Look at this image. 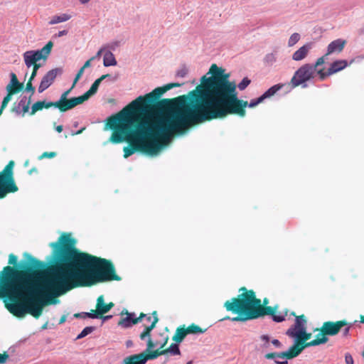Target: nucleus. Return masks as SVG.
<instances>
[{
  "label": "nucleus",
  "mask_w": 364,
  "mask_h": 364,
  "mask_svg": "<svg viewBox=\"0 0 364 364\" xmlns=\"http://www.w3.org/2000/svg\"><path fill=\"white\" fill-rule=\"evenodd\" d=\"M153 315L154 318L151 323L149 326L144 325V329L140 334V338L141 340H145L147 338L146 352L151 351L156 346V343L153 342L151 339V332L155 328L159 319L156 315V312H154Z\"/></svg>",
  "instance_id": "obj_12"
},
{
  "label": "nucleus",
  "mask_w": 364,
  "mask_h": 364,
  "mask_svg": "<svg viewBox=\"0 0 364 364\" xmlns=\"http://www.w3.org/2000/svg\"><path fill=\"white\" fill-rule=\"evenodd\" d=\"M95 60V57H92L91 58H90L89 60H87L83 65L82 68H84V69L87 68H89L91 66V62L92 60Z\"/></svg>",
  "instance_id": "obj_58"
},
{
  "label": "nucleus",
  "mask_w": 364,
  "mask_h": 364,
  "mask_svg": "<svg viewBox=\"0 0 364 364\" xmlns=\"http://www.w3.org/2000/svg\"><path fill=\"white\" fill-rule=\"evenodd\" d=\"M32 66H33V69L32 73H34L36 75L38 69L41 68V64L36 63V64L33 65Z\"/></svg>",
  "instance_id": "obj_59"
},
{
  "label": "nucleus",
  "mask_w": 364,
  "mask_h": 364,
  "mask_svg": "<svg viewBox=\"0 0 364 364\" xmlns=\"http://www.w3.org/2000/svg\"><path fill=\"white\" fill-rule=\"evenodd\" d=\"M277 60V52L274 51L272 53H269L265 55L264 58V63L267 65H272L274 63H276Z\"/></svg>",
  "instance_id": "obj_29"
},
{
  "label": "nucleus",
  "mask_w": 364,
  "mask_h": 364,
  "mask_svg": "<svg viewBox=\"0 0 364 364\" xmlns=\"http://www.w3.org/2000/svg\"><path fill=\"white\" fill-rule=\"evenodd\" d=\"M14 166V162L11 161L0 172V198L8 193H14L18 190L13 178Z\"/></svg>",
  "instance_id": "obj_7"
},
{
  "label": "nucleus",
  "mask_w": 364,
  "mask_h": 364,
  "mask_svg": "<svg viewBox=\"0 0 364 364\" xmlns=\"http://www.w3.org/2000/svg\"><path fill=\"white\" fill-rule=\"evenodd\" d=\"M323 341H325L324 339L320 341H310L301 346L300 348H298L297 342L294 341L293 345L287 350L282 352L268 353L264 355V358L266 359H292L298 356L305 348L318 346L320 343H323Z\"/></svg>",
  "instance_id": "obj_8"
},
{
  "label": "nucleus",
  "mask_w": 364,
  "mask_h": 364,
  "mask_svg": "<svg viewBox=\"0 0 364 364\" xmlns=\"http://www.w3.org/2000/svg\"><path fill=\"white\" fill-rule=\"evenodd\" d=\"M347 323L343 321L337 322L327 321L324 322L322 326V331L327 336H335L338 334L342 327L346 326Z\"/></svg>",
  "instance_id": "obj_14"
},
{
  "label": "nucleus",
  "mask_w": 364,
  "mask_h": 364,
  "mask_svg": "<svg viewBox=\"0 0 364 364\" xmlns=\"http://www.w3.org/2000/svg\"><path fill=\"white\" fill-rule=\"evenodd\" d=\"M6 89L8 93H11V95H13L18 92V90L14 86L11 85L9 83L6 85Z\"/></svg>",
  "instance_id": "obj_52"
},
{
  "label": "nucleus",
  "mask_w": 364,
  "mask_h": 364,
  "mask_svg": "<svg viewBox=\"0 0 364 364\" xmlns=\"http://www.w3.org/2000/svg\"><path fill=\"white\" fill-rule=\"evenodd\" d=\"M9 84L14 87H16L17 90L23 87V85L20 83L17 79V77L14 73H10V82Z\"/></svg>",
  "instance_id": "obj_37"
},
{
  "label": "nucleus",
  "mask_w": 364,
  "mask_h": 364,
  "mask_svg": "<svg viewBox=\"0 0 364 364\" xmlns=\"http://www.w3.org/2000/svg\"><path fill=\"white\" fill-rule=\"evenodd\" d=\"M260 340L264 342L262 347L264 348H268L269 346V336L268 335H262L260 336Z\"/></svg>",
  "instance_id": "obj_43"
},
{
  "label": "nucleus",
  "mask_w": 364,
  "mask_h": 364,
  "mask_svg": "<svg viewBox=\"0 0 364 364\" xmlns=\"http://www.w3.org/2000/svg\"><path fill=\"white\" fill-rule=\"evenodd\" d=\"M67 320V315L64 314L60 318V321H59V324H63Z\"/></svg>",
  "instance_id": "obj_64"
},
{
  "label": "nucleus",
  "mask_w": 364,
  "mask_h": 364,
  "mask_svg": "<svg viewBox=\"0 0 364 364\" xmlns=\"http://www.w3.org/2000/svg\"><path fill=\"white\" fill-rule=\"evenodd\" d=\"M141 97L143 98V100L139 102V105L141 106L147 107V110L149 111L151 110L155 105H156L159 103V102H156L157 101V99L154 95V93H152V92L146 95L145 97ZM163 100H162V101Z\"/></svg>",
  "instance_id": "obj_19"
},
{
  "label": "nucleus",
  "mask_w": 364,
  "mask_h": 364,
  "mask_svg": "<svg viewBox=\"0 0 364 364\" xmlns=\"http://www.w3.org/2000/svg\"><path fill=\"white\" fill-rule=\"evenodd\" d=\"M9 263L10 264H16L17 263V257L15 256L13 254H11L9 255Z\"/></svg>",
  "instance_id": "obj_54"
},
{
  "label": "nucleus",
  "mask_w": 364,
  "mask_h": 364,
  "mask_svg": "<svg viewBox=\"0 0 364 364\" xmlns=\"http://www.w3.org/2000/svg\"><path fill=\"white\" fill-rule=\"evenodd\" d=\"M316 338L313 340L312 341H323V339L325 340V341H323V343H320L319 345L321 344H323V343H326L328 338V337L326 336V334H324V333L322 331V329L321 330V331L316 335Z\"/></svg>",
  "instance_id": "obj_41"
},
{
  "label": "nucleus",
  "mask_w": 364,
  "mask_h": 364,
  "mask_svg": "<svg viewBox=\"0 0 364 364\" xmlns=\"http://www.w3.org/2000/svg\"><path fill=\"white\" fill-rule=\"evenodd\" d=\"M282 85L280 84H277L271 87H269L267 90H266L263 95L265 96L266 99L273 96L275 93H277L279 90H281Z\"/></svg>",
  "instance_id": "obj_31"
},
{
  "label": "nucleus",
  "mask_w": 364,
  "mask_h": 364,
  "mask_svg": "<svg viewBox=\"0 0 364 364\" xmlns=\"http://www.w3.org/2000/svg\"><path fill=\"white\" fill-rule=\"evenodd\" d=\"M233 93H235V96L232 97L235 99L230 100L231 102L225 100L218 109L210 112L212 114L210 116V119L224 117L229 114H237L240 117H244L245 115L244 107H248L252 108L257 105L256 99L251 100L250 103L239 100L236 87H235V92Z\"/></svg>",
  "instance_id": "obj_5"
},
{
  "label": "nucleus",
  "mask_w": 364,
  "mask_h": 364,
  "mask_svg": "<svg viewBox=\"0 0 364 364\" xmlns=\"http://www.w3.org/2000/svg\"><path fill=\"white\" fill-rule=\"evenodd\" d=\"M86 100H87V99L85 98L84 95L79 96V97H72V98L68 100L65 102H64L58 109H59L61 112H65L68 109H70L75 107L77 105H80V104L83 103Z\"/></svg>",
  "instance_id": "obj_16"
},
{
  "label": "nucleus",
  "mask_w": 364,
  "mask_h": 364,
  "mask_svg": "<svg viewBox=\"0 0 364 364\" xmlns=\"http://www.w3.org/2000/svg\"><path fill=\"white\" fill-rule=\"evenodd\" d=\"M75 242L70 234H63L58 242L50 243L54 249L55 262L45 270L43 284L51 294L38 292L42 274L33 269H43L45 264L31 255L24 254L21 265L26 272L4 267L0 273V298L16 301L21 291L26 293L24 302L6 304L10 313L19 318L29 314L38 318L53 297H58L77 287L121 279L111 262L87 253H78L74 248Z\"/></svg>",
  "instance_id": "obj_1"
},
{
  "label": "nucleus",
  "mask_w": 364,
  "mask_h": 364,
  "mask_svg": "<svg viewBox=\"0 0 364 364\" xmlns=\"http://www.w3.org/2000/svg\"><path fill=\"white\" fill-rule=\"evenodd\" d=\"M266 99L265 96L262 94L260 97L258 98H256L257 103L259 105V103L262 102Z\"/></svg>",
  "instance_id": "obj_62"
},
{
  "label": "nucleus",
  "mask_w": 364,
  "mask_h": 364,
  "mask_svg": "<svg viewBox=\"0 0 364 364\" xmlns=\"http://www.w3.org/2000/svg\"><path fill=\"white\" fill-rule=\"evenodd\" d=\"M117 62L114 54L110 50L105 51L103 58V65L105 67L114 66Z\"/></svg>",
  "instance_id": "obj_26"
},
{
  "label": "nucleus",
  "mask_w": 364,
  "mask_h": 364,
  "mask_svg": "<svg viewBox=\"0 0 364 364\" xmlns=\"http://www.w3.org/2000/svg\"><path fill=\"white\" fill-rule=\"evenodd\" d=\"M277 359L278 358L272 359L274 361L275 364H288L287 360L279 361Z\"/></svg>",
  "instance_id": "obj_63"
},
{
  "label": "nucleus",
  "mask_w": 364,
  "mask_h": 364,
  "mask_svg": "<svg viewBox=\"0 0 364 364\" xmlns=\"http://www.w3.org/2000/svg\"><path fill=\"white\" fill-rule=\"evenodd\" d=\"M240 291H246L245 288L240 289ZM226 310L235 314L238 316L230 318L227 316L222 320H230L232 321H246L247 320L255 319V316L252 315L250 309V303L249 302L247 292L239 295L238 298H232L230 301H227L224 304Z\"/></svg>",
  "instance_id": "obj_4"
},
{
  "label": "nucleus",
  "mask_w": 364,
  "mask_h": 364,
  "mask_svg": "<svg viewBox=\"0 0 364 364\" xmlns=\"http://www.w3.org/2000/svg\"><path fill=\"white\" fill-rule=\"evenodd\" d=\"M313 43L311 42L305 43L292 54V60L301 61L304 60L312 48Z\"/></svg>",
  "instance_id": "obj_17"
},
{
  "label": "nucleus",
  "mask_w": 364,
  "mask_h": 364,
  "mask_svg": "<svg viewBox=\"0 0 364 364\" xmlns=\"http://www.w3.org/2000/svg\"><path fill=\"white\" fill-rule=\"evenodd\" d=\"M84 68H81L77 73L76 74V76L74 79V81H73V87H75V84L77 83V82L80 80V78L82 76L83 73H84Z\"/></svg>",
  "instance_id": "obj_48"
},
{
  "label": "nucleus",
  "mask_w": 364,
  "mask_h": 364,
  "mask_svg": "<svg viewBox=\"0 0 364 364\" xmlns=\"http://www.w3.org/2000/svg\"><path fill=\"white\" fill-rule=\"evenodd\" d=\"M181 85L179 84V83H169V84H167L166 85H164V87H156L155 88L153 91H152V93H154V95H155V97H156L157 100H159L160 98V97L166 91L171 90V88L173 87H179L181 86Z\"/></svg>",
  "instance_id": "obj_24"
},
{
  "label": "nucleus",
  "mask_w": 364,
  "mask_h": 364,
  "mask_svg": "<svg viewBox=\"0 0 364 364\" xmlns=\"http://www.w3.org/2000/svg\"><path fill=\"white\" fill-rule=\"evenodd\" d=\"M346 44V41L342 38H338L331 42L327 47L326 55H331L333 53H341Z\"/></svg>",
  "instance_id": "obj_18"
},
{
  "label": "nucleus",
  "mask_w": 364,
  "mask_h": 364,
  "mask_svg": "<svg viewBox=\"0 0 364 364\" xmlns=\"http://www.w3.org/2000/svg\"><path fill=\"white\" fill-rule=\"evenodd\" d=\"M144 316H146V314H141L139 317H136L134 313H127V316L122 318L118 323V325L123 328H127L131 327L132 325L141 321Z\"/></svg>",
  "instance_id": "obj_15"
},
{
  "label": "nucleus",
  "mask_w": 364,
  "mask_h": 364,
  "mask_svg": "<svg viewBox=\"0 0 364 364\" xmlns=\"http://www.w3.org/2000/svg\"><path fill=\"white\" fill-rule=\"evenodd\" d=\"M306 320L304 316H297L295 323L287 331L286 334L294 339V342L306 341L311 338V334L306 332L305 327Z\"/></svg>",
  "instance_id": "obj_9"
},
{
  "label": "nucleus",
  "mask_w": 364,
  "mask_h": 364,
  "mask_svg": "<svg viewBox=\"0 0 364 364\" xmlns=\"http://www.w3.org/2000/svg\"><path fill=\"white\" fill-rule=\"evenodd\" d=\"M123 364H145L143 353L132 355L124 358Z\"/></svg>",
  "instance_id": "obj_25"
},
{
  "label": "nucleus",
  "mask_w": 364,
  "mask_h": 364,
  "mask_svg": "<svg viewBox=\"0 0 364 364\" xmlns=\"http://www.w3.org/2000/svg\"><path fill=\"white\" fill-rule=\"evenodd\" d=\"M62 69L58 68L52 69L47 72L40 82L38 88V92L42 93L48 89L53 83L57 75L62 74Z\"/></svg>",
  "instance_id": "obj_13"
},
{
  "label": "nucleus",
  "mask_w": 364,
  "mask_h": 364,
  "mask_svg": "<svg viewBox=\"0 0 364 364\" xmlns=\"http://www.w3.org/2000/svg\"><path fill=\"white\" fill-rule=\"evenodd\" d=\"M31 97L28 96H21L20 100L18 102V106L15 107L14 110L17 114L21 112L20 109L23 113H26L28 111L29 105L31 104Z\"/></svg>",
  "instance_id": "obj_20"
},
{
  "label": "nucleus",
  "mask_w": 364,
  "mask_h": 364,
  "mask_svg": "<svg viewBox=\"0 0 364 364\" xmlns=\"http://www.w3.org/2000/svg\"><path fill=\"white\" fill-rule=\"evenodd\" d=\"M314 73L315 72L311 68V63H306L296 70L291 77V83L294 87L301 85L303 88H305L307 87L306 82L314 77Z\"/></svg>",
  "instance_id": "obj_11"
},
{
  "label": "nucleus",
  "mask_w": 364,
  "mask_h": 364,
  "mask_svg": "<svg viewBox=\"0 0 364 364\" xmlns=\"http://www.w3.org/2000/svg\"><path fill=\"white\" fill-rule=\"evenodd\" d=\"M100 82H102L103 80H105V79H112L113 81L116 80H117V77H114L112 78V75H109V74H106V75H102L100 78H98Z\"/></svg>",
  "instance_id": "obj_56"
},
{
  "label": "nucleus",
  "mask_w": 364,
  "mask_h": 364,
  "mask_svg": "<svg viewBox=\"0 0 364 364\" xmlns=\"http://www.w3.org/2000/svg\"><path fill=\"white\" fill-rule=\"evenodd\" d=\"M142 100L141 97H137L131 102L130 109H122L108 122L109 128L114 131L109 141L118 144L127 141L133 146L124 148V158L136 150L157 156L171 142L174 134L183 135L188 129L176 117L172 118L166 101L159 102L149 111L147 107L139 105Z\"/></svg>",
  "instance_id": "obj_2"
},
{
  "label": "nucleus",
  "mask_w": 364,
  "mask_h": 364,
  "mask_svg": "<svg viewBox=\"0 0 364 364\" xmlns=\"http://www.w3.org/2000/svg\"><path fill=\"white\" fill-rule=\"evenodd\" d=\"M348 66V62L346 60H338L331 64L328 68V75H333L338 73Z\"/></svg>",
  "instance_id": "obj_22"
},
{
  "label": "nucleus",
  "mask_w": 364,
  "mask_h": 364,
  "mask_svg": "<svg viewBox=\"0 0 364 364\" xmlns=\"http://www.w3.org/2000/svg\"><path fill=\"white\" fill-rule=\"evenodd\" d=\"M95 330V326H87L82 329V331L77 336L76 340L81 339L90 333H92Z\"/></svg>",
  "instance_id": "obj_36"
},
{
  "label": "nucleus",
  "mask_w": 364,
  "mask_h": 364,
  "mask_svg": "<svg viewBox=\"0 0 364 364\" xmlns=\"http://www.w3.org/2000/svg\"><path fill=\"white\" fill-rule=\"evenodd\" d=\"M11 98L12 95H11V93H7V95L3 99L1 108L4 109L6 107L8 103L11 100Z\"/></svg>",
  "instance_id": "obj_45"
},
{
  "label": "nucleus",
  "mask_w": 364,
  "mask_h": 364,
  "mask_svg": "<svg viewBox=\"0 0 364 364\" xmlns=\"http://www.w3.org/2000/svg\"><path fill=\"white\" fill-rule=\"evenodd\" d=\"M51 107H54L56 108V105L55 102H47L46 100L38 101L32 105L31 109V114H34L37 111L42 109L43 108L48 109Z\"/></svg>",
  "instance_id": "obj_21"
},
{
  "label": "nucleus",
  "mask_w": 364,
  "mask_h": 364,
  "mask_svg": "<svg viewBox=\"0 0 364 364\" xmlns=\"http://www.w3.org/2000/svg\"><path fill=\"white\" fill-rule=\"evenodd\" d=\"M345 362L346 364H354V360L350 353H346L345 354Z\"/></svg>",
  "instance_id": "obj_51"
},
{
  "label": "nucleus",
  "mask_w": 364,
  "mask_h": 364,
  "mask_svg": "<svg viewBox=\"0 0 364 364\" xmlns=\"http://www.w3.org/2000/svg\"><path fill=\"white\" fill-rule=\"evenodd\" d=\"M164 351H165V355L168 353L173 355H178L181 354L178 343H177L171 344L168 349L164 350Z\"/></svg>",
  "instance_id": "obj_34"
},
{
  "label": "nucleus",
  "mask_w": 364,
  "mask_h": 364,
  "mask_svg": "<svg viewBox=\"0 0 364 364\" xmlns=\"http://www.w3.org/2000/svg\"><path fill=\"white\" fill-rule=\"evenodd\" d=\"M325 62L324 57H320L318 58L314 63H311V68L314 70V72L316 71V69L318 66L323 65Z\"/></svg>",
  "instance_id": "obj_42"
},
{
  "label": "nucleus",
  "mask_w": 364,
  "mask_h": 364,
  "mask_svg": "<svg viewBox=\"0 0 364 364\" xmlns=\"http://www.w3.org/2000/svg\"><path fill=\"white\" fill-rule=\"evenodd\" d=\"M251 82V80L245 77L242 81L238 84L237 87L240 90H244Z\"/></svg>",
  "instance_id": "obj_40"
},
{
  "label": "nucleus",
  "mask_w": 364,
  "mask_h": 364,
  "mask_svg": "<svg viewBox=\"0 0 364 364\" xmlns=\"http://www.w3.org/2000/svg\"><path fill=\"white\" fill-rule=\"evenodd\" d=\"M105 48H100V49L97 52L96 55L94 56V57H95V59H96V58H99L101 56V55H102V52L105 50Z\"/></svg>",
  "instance_id": "obj_60"
},
{
  "label": "nucleus",
  "mask_w": 364,
  "mask_h": 364,
  "mask_svg": "<svg viewBox=\"0 0 364 364\" xmlns=\"http://www.w3.org/2000/svg\"><path fill=\"white\" fill-rule=\"evenodd\" d=\"M73 87H74L72 86L70 89H68L66 91L63 92L62 93L60 99L58 101L55 102V103L56 105V108L60 107L64 102H65L68 100V96L70 94L71 90Z\"/></svg>",
  "instance_id": "obj_33"
},
{
  "label": "nucleus",
  "mask_w": 364,
  "mask_h": 364,
  "mask_svg": "<svg viewBox=\"0 0 364 364\" xmlns=\"http://www.w3.org/2000/svg\"><path fill=\"white\" fill-rule=\"evenodd\" d=\"M271 343L277 348H281L282 346V343L278 339L272 340Z\"/></svg>",
  "instance_id": "obj_57"
},
{
  "label": "nucleus",
  "mask_w": 364,
  "mask_h": 364,
  "mask_svg": "<svg viewBox=\"0 0 364 364\" xmlns=\"http://www.w3.org/2000/svg\"><path fill=\"white\" fill-rule=\"evenodd\" d=\"M11 98L12 95H11V93H7V95L3 99L1 108L4 109L6 107L8 103L11 100Z\"/></svg>",
  "instance_id": "obj_46"
},
{
  "label": "nucleus",
  "mask_w": 364,
  "mask_h": 364,
  "mask_svg": "<svg viewBox=\"0 0 364 364\" xmlns=\"http://www.w3.org/2000/svg\"><path fill=\"white\" fill-rule=\"evenodd\" d=\"M101 83V82L99 80V79H97L93 83L92 85H91L90 88L89 89L88 91H87L85 94H84V96L85 97V98L87 99V100L92 95H94L97 92V90H98V87L100 86V84Z\"/></svg>",
  "instance_id": "obj_27"
},
{
  "label": "nucleus",
  "mask_w": 364,
  "mask_h": 364,
  "mask_svg": "<svg viewBox=\"0 0 364 364\" xmlns=\"http://www.w3.org/2000/svg\"><path fill=\"white\" fill-rule=\"evenodd\" d=\"M97 313L99 314H104L108 312L111 308L113 306V304L110 303L107 305L105 304V300L103 296H100L97 299Z\"/></svg>",
  "instance_id": "obj_23"
},
{
  "label": "nucleus",
  "mask_w": 364,
  "mask_h": 364,
  "mask_svg": "<svg viewBox=\"0 0 364 364\" xmlns=\"http://www.w3.org/2000/svg\"><path fill=\"white\" fill-rule=\"evenodd\" d=\"M266 99L265 96L262 94L260 97L258 98H256L257 103L259 105V103L262 102Z\"/></svg>",
  "instance_id": "obj_61"
},
{
  "label": "nucleus",
  "mask_w": 364,
  "mask_h": 364,
  "mask_svg": "<svg viewBox=\"0 0 364 364\" xmlns=\"http://www.w3.org/2000/svg\"><path fill=\"white\" fill-rule=\"evenodd\" d=\"M56 155V154L55 152H44L41 156L40 157L41 159H43V158H53L55 157Z\"/></svg>",
  "instance_id": "obj_55"
},
{
  "label": "nucleus",
  "mask_w": 364,
  "mask_h": 364,
  "mask_svg": "<svg viewBox=\"0 0 364 364\" xmlns=\"http://www.w3.org/2000/svg\"><path fill=\"white\" fill-rule=\"evenodd\" d=\"M316 72L321 80H325L328 76L330 75H328V70L326 73H325L323 71V70H316Z\"/></svg>",
  "instance_id": "obj_50"
},
{
  "label": "nucleus",
  "mask_w": 364,
  "mask_h": 364,
  "mask_svg": "<svg viewBox=\"0 0 364 364\" xmlns=\"http://www.w3.org/2000/svg\"><path fill=\"white\" fill-rule=\"evenodd\" d=\"M25 92H30L31 94L29 96L31 97H32V95H33L35 92V87L33 86V84L31 82H27Z\"/></svg>",
  "instance_id": "obj_49"
},
{
  "label": "nucleus",
  "mask_w": 364,
  "mask_h": 364,
  "mask_svg": "<svg viewBox=\"0 0 364 364\" xmlns=\"http://www.w3.org/2000/svg\"><path fill=\"white\" fill-rule=\"evenodd\" d=\"M247 296L250 303V309L252 315L255 316V318H257L264 315H269L272 319L277 323L282 322L285 320L287 313L279 314L278 315L274 314V309L272 306L262 307L261 300L257 299L255 294L253 291H247Z\"/></svg>",
  "instance_id": "obj_6"
},
{
  "label": "nucleus",
  "mask_w": 364,
  "mask_h": 364,
  "mask_svg": "<svg viewBox=\"0 0 364 364\" xmlns=\"http://www.w3.org/2000/svg\"><path fill=\"white\" fill-rule=\"evenodd\" d=\"M188 333H203L206 329L203 330L198 326L192 324L186 330Z\"/></svg>",
  "instance_id": "obj_39"
},
{
  "label": "nucleus",
  "mask_w": 364,
  "mask_h": 364,
  "mask_svg": "<svg viewBox=\"0 0 364 364\" xmlns=\"http://www.w3.org/2000/svg\"><path fill=\"white\" fill-rule=\"evenodd\" d=\"M11 98L12 95H11V93H7V95L3 99L1 108L4 109L6 107L8 103L11 100Z\"/></svg>",
  "instance_id": "obj_44"
},
{
  "label": "nucleus",
  "mask_w": 364,
  "mask_h": 364,
  "mask_svg": "<svg viewBox=\"0 0 364 364\" xmlns=\"http://www.w3.org/2000/svg\"><path fill=\"white\" fill-rule=\"evenodd\" d=\"M143 353V360L144 361V363H146L149 360H154L156 359L157 357L161 355H165V351L161 350L160 352L155 351L151 354L146 355L144 353Z\"/></svg>",
  "instance_id": "obj_35"
},
{
  "label": "nucleus",
  "mask_w": 364,
  "mask_h": 364,
  "mask_svg": "<svg viewBox=\"0 0 364 364\" xmlns=\"http://www.w3.org/2000/svg\"><path fill=\"white\" fill-rule=\"evenodd\" d=\"M212 76H203L201 85L187 95L180 96L171 101H166L172 118L176 117L178 122H183L188 128L193 123H200L210 119V112L218 109L223 102L234 100V82L229 81V74L216 65H211L209 73Z\"/></svg>",
  "instance_id": "obj_3"
},
{
  "label": "nucleus",
  "mask_w": 364,
  "mask_h": 364,
  "mask_svg": "<svg viewBox=\"0 0 364 364\" xmlns=\"http://www.w3.org/2000/svg\"><path fill=\"white\" fill-rule=\"evenodd\" d=\"M301 36L298 33H294L291 35L288 41V46L292 47L300 40Z\"/></svg>",
  "instance_id": "obj_38"
},
{
  "label": "nucleus",
  "mask_w": 364,
  "mask_h": 364,
  "mask_svg": "<svg viewBox=\"0 0 364 364\" xmlns=\"http://www.w3.org/2000/svg\"><path fill=\"white\" fill-rule=\"evenodd\" d=\"M70 16L68 14H63L59 16H54L52 19L49 21L50 25H53L62 22L68 21L70 18Z\"/></svg>",
  "instance_id": "obj_28"
},
{
  "label": "nucleus",
  "mask_w": 364,
  "mask_h": 364,
  "mask_svg": "<svg viewBox=\"0 0 364 364\" xmlns=\"http://www.w3.org/2000/svg\"><path fill=\"white\" fill-rule=\"evenodd\" d=\"M9 358V356L6 352L3 354L0 353V364L5 363L8 360Z\"/></svg>",
  "instance_id": "obj_53"
},
{
  "label": "nucleus",
  "mask_w": 364,
  "mask_h": 364,
  "mask_svg": "<svg viewBox=\"0 0 364 364\" xmlns=\"http://www.w3.org/2000/svg\"><path fill=\"white\" fill-rule=\"evenodd\" d=\"M188 74V69L186 67L180 68L176 72V76L179 77H184Z\"/></svg>",
  "instance_id": "obj_47"
},
{
  "label": "nucleus",
  "mask_w": 364,
  "mask_h": 364,
  "mask_svg": "<svg viewBox=\"0 0 364 364\" xmlns=\"http://www.w3.org/2000/svg\"><path fill=\"white\" fill-rule=\"evenodd\" d=\"M53 47V43L49 41L41 49L28 50L23 53V56L25 65L31 68L41 60H46Z\"/></svg>",
  "instance_id": "obj_10"
},
{
  "label": "nucleus",
  "mask_w": 364,
  "mask_h": 364,
  "mask_svg": "<svg viewBox=\"0 0 364 364\" xmlns=\"http://www.w3.org/2000/svg\"><path fill=\"white\" fill-rule=\"evenodd\" d=\"M186 334H188L187 331H186L183 328H178L176 330V333L174 334V336L173 337V340L176 343L179 344L180 343H181L183 341V340L186 337Z\"/></svg>",
  "instance_id": "obj_30"
},
{
  "label": "nucleus",
  "mask_w": 364,
  "mask_h": 364,
  "mask_svg": "<svg viewBox=\"0 0 364 364\" xmlns=\"http://www.w3.org/2000/svg\"><path fill=\"white\" fill-rule=\"evenodd\" d=\"M74 317L76 318H98L99 316L97 314L93 313V312H80V313L75 314Z\"/></svg>",
  "instance_id": "obj_32"
}]
</instances>
